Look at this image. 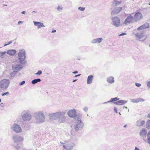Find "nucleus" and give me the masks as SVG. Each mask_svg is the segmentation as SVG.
Segmentation results:
<instances>
[{
    "mask_svg": "<svg viewBox=\"0 0 150 150\" xmlns=\"http://www.w3.org/2000/svg\"><path fill=\"white\" fill-rule=\"evenodd\" d=\"M10 83L8 79H4L0 81V87L3 90L6 89L8 88Z\"/></svg>",
    "mask_w": 150,
    "mask_h": 150,
    "instance_id": "nucleus-1",
    "label": "nucleus"
},
{
    "mask_svg": "<svg viewBox=\"0 0 150 150\" xmlns=\"http://www.w3.org/2000/svg\"><path fill=\"white\" fill-rule=\"evenodd\" d=\"M135 36L137 39L141 41H144L147 38V36L143 33H137L135 34Z\"/></svg>",
    "mask_w": 150,
    "mask_h": 150,
    "instance_id": "nucleus-2",
    "label": "nucleus"
},
{
    "mask_svg": "<svg viewBox=\"0 0 150 150\" xmlns=\"http://www.w3.org/2000/svg\"><path fill=\"white\" fill-rule=\"evenodd\" d=\"M134 18L131 14H129L125 19L124 23L125 25H127L132 23Z\"/></svg>",
    "mask_w": 150,
    "mask_h": 150,
    "instance_id": "nucleus-3",
    "label": "nucleus"
},
{
    "mask_svg": "<svg viewBox=\"0 0 150 150\" xmlns=\"http://www.w3.org/2000/svg\"><path fill=\"white\" fill-rule=\"evenodd\" d=\"M113 25L116 27H118L120 25V19L117 16L113 17L112 18Z\"/></svg>",
    "mask_w": 150,
    "mask_h": 150,
    "instance_id": "nucleus-4",
    "label": "nucleus"
},
{
    "mask_svg": "<svg viewBox=\"0 0 150 150\" xmlns=\"http://www.w3.org/2000/svg\"><path fill=\"white\" fill-rule=\"evenodd\" d=\"M143 15L140 12L136 13L133 17L134 19L135 22L138 21L143 18Z\"/></svg>",
    "mask_w": 150,
    "mask_h": 150,
    "instance_id": "nucleus-5",
    "label": "nucleus"
},
{
    "mask_svg": "<svg viewBox=\"0 0 150 150\" xmlns=\"http://www.w3.org/2000/svg\"><path fill=\"white\" fill-rule=\"evenodd\" d=\"M18 55L19 59L21 63L23 61L25 58V51L23 50H21L19 52Z\"/></svg>",
    "mask_w": 150,
    "mask_h": 150,
    "instance_id": "nucleus-6",
    "label": "nucleus"
},
{
    "mask_svg": "<svg viewBox=\"0 0 150 150\" xmlns=\"http://www.w3.org/2000/svg\"><path fill=\"white\" fill-rule=\"evenodd\" d=\"M68 116L71 117H74L76 116V112L75 110H71L68 112Z\"/></svg>",
    "mask_w": 150,
    "mask_h": 150,
    "instance_id": "nucleus-7",
    "label": "nucleus"
},
{
    "mask_svg": "<svg viewBox=\"0 0 150 150\" xmlns=\"http://www.w3.org/2000/svg\"><path fill=\"white\" fill-rule=\"evenodd\" d=\"M149 27V24L148 23H145L143 25H141L137 28V30H142L148 28Z\"/></svg>",
    "mask_w": 150,
    "mask_h": 150,
    "instance_id": "nucleus-8",
    "label": "nucleus"
},
{
    "mask_svg": "<svg viewBox=\"0 0 150 150\" xmlns=\"http://www.w3.org/2000/svg\"><path fill=\"white\" fill-rule=\"evenodd\" d=\"M13 130L16 132H19L21 131V127L18 125L14 124L13 125Z\"/></svg>",
    "mask_w": 150,
    "mask_h": 150,
    "instance_id": "nucleus-9",
    "label": "nucleus"
},
{
    "mask_svg": "<svg viewBox=\"0 0 150 150\" xmlns=\"http://www.w3.org/2000/svg\"><path fill=\"white\" fill-rule=\"evenodd\" d=\"M23 120L24 121L29 120L31 118V115L28 113L24 114L22 116Z\"/></svg>",
    "mask_w": 150,
    "mask_h": 150,
    "instance_id": "nucleus-10",
    "label": "nucleus"
},
{
    "mask_svg": "<svg viewBox=\"0 0 150 150\" xmlns=\"http://www.w3.org/2000/svg\"><path fill=\"white\" fill-rule=\"evenodd\" d=\"M122 7H117L115 8L111 13L112 15H114L119 13L122 10Z\"/></svg>",
    "mask_w": 150,
    "mask_h": 150,
    "instance_id": "nucleus-11",
    "label": "nucleus"
},
{
    "mask_svg": "<svg viewBox=\"0 0 150 150\" xmlns=\"http://www.w3.org/2000/svg\"><path fill=\"white\" fill-rule=\"evenodd\" d=\"M33 23L34 25L37 26L38 28L45 27V25H44L41 22L34 21Z\"/></svg>",
    "mask_w": 150,
    "mask_h": 150,
    "instance_id": "nucleus-12",
    "label": "nucleus"
},
{
    "mask_svg": "<svg viewBox=\"0 0 150 150\" xmlns=\"http://www.w3.org/2000/svg\"><path fill=\"white\" fill-rule=\"evenodd\" d=\"M16 52V51L15 50H10L7 52V53L10 55H13Z\"/></svg>",
    "mask_w": 150,
    "mask_h": 150,
    "instance_id": "nucleus-13",
    "label": "nucleus"
},
{
    "mask_svg": "<svg viewBox=\"0 0 150 150\" xmlns=\"http://www.w3.org/2000/svg\"><path fill=\"white\" fill-rule=\"evenodd\" d=\"M126 103V101L123 100H120L117 101L115 102L114 103L115 105H122L125 104Z\"/></svg>",
    "mask_w": 150,
    "mask_h": 150,
    "instance_id": "nucleus-14",
    "label": "nucleus"
},
{
    "mask_svg": "<svg viewBox=\"0 0 150 150\" xmlns=\"http://www.w3.org/2000/svg\"><path fill=\"white\" fill-rule=\"evenodd\" d=\"M103 40L102 38H98L94 39L92 41L93 43H99Z\"/></svg>",
    "mask_w": 150,
    "mask_h": 150,
    "instance_id": "nucleus-15",
    "label": "nucleus"
},
{
    "mask_svg": "<svg viewBox=\"0 0 150 150\" xmlns=\"http://www.w3.org/2000/svg\"><path fill=\"white\" fill-rule=\"evenodd\" d=\"M93 76L91 75L88 76L87 78V83L88 84H91L92 83Z\"/></svg>",
    "mask_w": 150,
    "mask_h": 150,
    "instance_id": "nucleus-16",
    "label": "nucleus"
},
{
    "mask_svg": "<svg viewBox=\"0 0 150 150\" xmlns=\"http://www.w3.org/2000/svg\"><path fill=\"white\" fill-rule=\"evenodd\" d=\"M107 81L109 83H112L114 82V78L112 76H110L107 79Z\"/></svg>",
    "mask_w": 150,
    "mask_h": 150,
    "instance_id": "nucleus-17",
    "label": "nucleus"
},
{
    "mask_svg": "<svg viewBox=\"0 0 150 150\" xmlns=\"http://www.w3.org/2000/svg\"><path fill=\"white\" fill-rule=\"evenodd\" d=\"M119 100V98H118L117 97H116V98H112L110 99V101H108V102H115L116 101L118 100Z\"/></svg>",
    "mask_w": 150,
    "mask_h": 150,
    "instance_id": "nucleus-18",
    "label": "nucleus"
},
{
    "mask_svg": "<svg viewBox=\"0 0 150 150\" xmlns=\"http://www.w3.org/2000/svg\"><path fill=\"white\" fill-rule=\"evenodd\" d=\"M41 80L40 79H34V80H33L32 83L33 84H35L36 83H37L38 82H39Z\"/></svg>",
    "mask_w": 150,
    "mask_h": 150,
    "instance_id": "nucleus-19",
    "label": "nucleus"
},
{
    "mask_svg": "<svg viewBox=\"0 0 150 150\" xmlns=\"http://www.w3.org/2000/svg\"><path fill=\"white\" fill-rule=\"evenodd\" d=\"M6 52H0V57H3L4 56Z\"/></svg>",
    "mask_w": 150,
    "mask_h": 150,
    "instance_id": "nucleus-20",
    "label": "nucleus"
},
{
    "mask_svg": "<svg viewBox=\"0 0 150 150\" xmlns=\"http://www.w3.org/2000/svg\"><path fill=\"white\" fill-rule=\"evenodd\" d=\"M147 136L148 137V141L149 144H150V132L148 134Z\"/></svg>",
    "mask_w": 150,
    "mask_h": 150,
    "instance_id": "nucleus-21",
    "label": "nucleus"
},
{
    "mask_svg": "<svg viewBox=\"0 0 150 150\" xmlns=\"http://www.w3.org/2000/svg\"><path fill=\"white\" fill-rule=\"evenodd\" d=\"M121 3V2H119L118 1H115L114 2V4L115 6H116L117 5L120 4Z\"/></svg>",
    "mask_w": 150,
    "mask_h": 150,
    "instance_id": "nucleus-22",
    "label": "nucleus"
},
{
    "mask_svg": "<svg viewBox=\"0 0 150 150\" xmlns=\"http://www.w3.org/2000/svg\"><path fill=\"white\" fill-rule=\"evenodd\" d=\"M42 73V72L41 71L39 70V71H38L37 73H36L35 74L36 75H40V74H41Z\"/></svg>",
    "mask_w": 150,
    "mask_h": 150,
    "instance_id": "nucleus-23",
    "label": "nucleus"
},
{
    "mask_svg": "<svg viewBox=\"0 0 150 150\" xmlns=\"http://www.w3.org/2000/svg\"><path fill=\"white\" fill-rule=\"evenodd\" d=\"M78 8L79 10L81 11H83L85 9V8L84 7H79Z\"/></svg>",
    "mask_w": 150,
    "mask_h": 150,
    "instance_id": "nucleus-24",
    "label": "nucleus"
},
{
    "mask_svg": "<svg viewBox=\"0 0 150 150\" xmlns=\"http://www.w3.org/2000/svg\"><path fill=\"white\" fill-rule=\"evenodd\" d=\"M9 94V92H7L5 93H4L2 94H1V95H2V96H4L6 95Z\"/></svg>",
    "mask_w": 150,
    "mask_h": 150,
    "instance_id": "nucleus-25",
    "label": "nucleus"
},
{
    "mask_svg": "<svg viewBox=\"0 0 150 150\" xmlns=\"http://www.w3.org/2000/svg\"><path fill=\"white\" fill-rule=\"evenodd\" d=\"M136 85L137 87H140L141 86V84L140 83H136Z\"/></svg>",
    "mask_w": 150,
    "mask_h": 150,
    "instance_id": "nucleus-26",
    "label": "nucleus"
},
{
    "mask_svg": "<svg viewBox=\"0 0 150 150\" xmlns=\"http://www.w3.org/2000/svg\"><path fill=\"white\" fill-rule=\"evenodd\" d=\"M25 81H22L20 83V84L21 85H23V84H24L25 83Z\"/></svg>",
    "mask_w": 150,
    "mask_h": 150,
    "instance_id": "nucleus-27",
    "label": "nucleus"
},
{
    "mask_svg": "<svg viewBox=\"0 0 150 150\" xmlns=\"http://www.w3.org/2000/svg\"><path fill=\"white\" fill-rule=\"evenodd\" d=\"M11 42H11V41H10V42L8 43L7 44H5V45H4V46H6V45H9V44H10L11 43Z\"/></svg>",
    "mask_w": 150,
    "mask_h": 150,
    "instance_id": "nucleus-28",
    "label": "nucleus"
},
{
    "mask_svg": "<svg viewBox=\"0 0 150 150\" xmlns=\"http://www.w3.org/2000/svg\"><path fill=\"white\" fill-rule=\"evenodd\" d=\"M19 138L20 139H19L20 141H23V138L22 137H20Z\"/></svg>",
    "mask_w": 150,
    "mask_h": 150,
    "instance_id": "nucleus-29",
    "label": "nucleus"
},
{
    "mask_svg": "<svg viewBox=\"0 0 150 150\" xmlns=\"http://www.w3.org/2000/svg\"><path fill=\"white\" fill-rule=\"evenodd\" d=\"M126 35V33H123L122 34H121L119 35V36H122V35Z\"/></svg>",
    "mask_w": 150,
    "mask_h": 150,
    "instance_id": "nucleus-30",
    "label": "nucleus"
},
{
    "mask_svg": "<svg viewBox=\"0 0 150 150\" xmlns=\"http://www.w3.org/2000/svg\"><path fill=\"white\" fill-rule=\"evenodd\" d=\"M148 86L150 87V81L148 82V83L147 84Z\"/></svg>",
    "mask_w": 150,
    "mask_h": 150,
    "instance_id": "nucleus-31",
    "label": "nucleus"
},
{
    "mask_svg": "<svg viewBox=\"0 0 150 150\" xmlns=\"http://www.w3.org/2000/svg\"><path fill=\"white\" fill-rule=\"evenodd\" d=\"M56 32V30H54L52 31V33H53L55 32Z\"/></svg>",
    "mask_w": 150,
    "mask_h": 150,
    "instance_id": "nucleus-32",
    "label": "nucleus"
},
{
    "mask_svg": "<svg viewBox=\"0 0 150 150\" xmlns=\"http://www.w3.org/2000/svg\"><path fill=\"white\" fill-rule=\"evenodd\" d=\"M22 22H21V21H19L18 22V24H20V23H22Z\"/></svg>",
    "mask_w": 150,
    "mask_h": 150,
    "instance_id": "nucleus-33",
    "label": "nucleus"
},
{
    "mask_svg": "<svg viewBox=\"0 0 150 150\" xmlns=\"http://www.w3.org/2000/svg\"><path fill=\"white\" fill-rule=\"evenodd\" d=\"M135 150H139V149L137 148V147H136L135 148Z\"/></svg>",
    "mask_w": 150,
    "mask_h": 150,
    "instance_id": "nucleus-34",
    "label": "nucleus"
},
{
    "mask_svg": "<svg viewBox=\"0 0 150 150\" xmlns=\"http://www.w3.org/2000/svg\"><path fill=\"white\" fill-rule=\"evenodd\" d=\"M78 72V71H75L73 73H74V74H76V73H77Z\"/></svg>",
    "mask_w": 150,
    "mask_h": 150,
    "instance_id": "nucleus-35",
    "label": "nucleus"
},
{
    "mask_svg": "<svg viewBox=\"0 0 150 150\" xmlns=\"http://www.w3.org/2000/svg\"><path fill=\"white\" fill-rule=\"evenodd\" d=\"M25 11H23L22 12V14H25Z\"/></svg>",
    "mask_w": 150,
    "mask_h": 150,
    "instance_id": "nucleus-36",
    "label": "nucleus"
},
{
    "mask_svg": "<svg viewBox=\"0 0 150 150\" xmlns=\"http://www.w3.org/2000/svg\"><path fill=\"white\" fill-rule=\"evenodd\" d=\"M148 117L149 118H150V114H148Z\"/></svg>",
    "mask_w": 150,
    "mask_h": 150,
    "instance_id": "nucleus-37",
    "label": "nucleus"
},
{
    "mask_svg": "<svg viewBox=\"0 0 150 150\" xmlns=\"http://www.w3.org/2000/svg\"><path fill=\"white\" fill-rule=\"evenodd\" d=\"M57 9H58V10H59V9H61V8H60L59 6V7H58Z\"/></svg>",
    "mask_w": 150,
    "mask_h": 150,
    "instance_id": "nucleus-38",
    "label": "nucleus"
},
{
    "mask_svg": "<svg viewBox=\"0 0 150 150\" xmlns=\"http://www.w3.org/2000/svg\"><path fill=\"white\" fill-rule=\"evenodd\" d=\"M80 74H79V75H76V76H75V77H77V76H80Z\"/></svg>",
    "mask_w": 150,
    "mask_h": 150,
    "instance_id": "nucleus-39",
    "label": "nucleus"
},
{
    "mask_svg": "<svg viewBox=\"0 0 150 150\" xmlns=\"http://www.w3.org/2000/svg\"><path fill=\"white\" fill-rule=\"evenodd\" d=\"M77 80L76 79H75V80H74L73 81V82H75Z\"/></svg>",
    "mask_w": 150,
    "mask_h": 150,
    "instance_id": "nucleus-40",
    "label": "nucleus"
},
{
    "mask_svg": "<svg viewBox=\"0 0 150 150\" xmlns=\"http://www.w3.org/2000/svg\"><path fill=\"white\" fill-rule=\"evenodd\" d=\"M126 126H127V125H125L124 126V127H126Z\"/></svg>",
    "mask_w": 150,
    "mask_h": 150,
    "instance_id": "nucleus-41",
    "label": "nucleus"
},
{
    "mask_svg": "<svg viewBox=\"0 0 150 150\" xmlns=\"http://www.w3.org/2000/svg\"><path fill=\"white\" fill-rule=\"evenodd\" d=\"M1 99H0V103L1 102Z\"/></svg>",
    "mask_w": 150,
    "mask_h": 150,
    "instance_id": "nucleus-42",
    "label": "nucleus"
},
{
    "mask_svg": "<svg viewBox=\"0 0 150 150\" xmlns=\"http://www.w3.org/2000/svg\"><path fill=\"white\" fill-rule=\"evenodd\" d=\"M149 46L150 47V45H149Z\"/></svg>",
    "mask_w": 150,
    "mask_h": 150,
    "instance_id": "nucleus-43",
    "label": "nucleus"
}]
</instances>
